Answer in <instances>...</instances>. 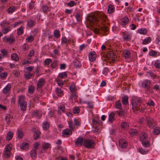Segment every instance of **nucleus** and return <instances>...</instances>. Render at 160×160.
I'll use <instances>...</instances> for the list:
<instances>
[{"label":"nucleus","mask_w":160,"mask_h":160,"mask_svg":"<svg viewBox=\"0 0 160 160\" xmlns=\"http://www.w3.org/2000/svg\"><path fill=\"white\" fill-rule=\"evenodd\" d=\"M99 18L104 21L106 19V16L102 13L95 12L93 14L88 16L87 18V19L88 21H89L91 25H93L95 26L97 25L99 27V28H94V31L95 33H98L100 30L104 32L105 35H106L108 34L107 32L108 30V27L103 24L100 25L98 24V22L99 20Z\"/></svg>","instance_id":"f257e3e1"},{"label":"nucleus","mask_w":160,"mask_h":160,"mask_svg":"<svg viewBox=\"0 0 160 160\" xmlns=\"http://www.w3.org/2000/svg\"><path fill=\"white\" fill-rule=\"evenodd\" d=\"M131 103L132 105V109L134 111H140V112H142L145 109L142 107V101L139 98H133L132 99Z\"/></svg>","instance_id":"f03ea898"},{"label":"nucleus","mask_w":160,"mask_h":160,"mask_svg":"<svg viewBox=\"0 0 160 160\" xmlns=\"http://www.w3.org/2000/svg\"><path fill=\"white\" fill-rule=\"evenodd\" d=\"M142 86L148 92L152 93L153 92V90L150 88V85L151 82L148 79H146L143 81L142 83Z\"/></svg>","instance_id":"7ed1b4c3"},{"label":"nucleus","mask_w":160,"mask_h":160,"mask_svg":"<svg viewBox=\"0 0 160 160\" xmlns=\"http://www.w3.org/2000/svg\"><path fill=\"white\" fill-rule=\"evenodd\" d=\"M94 141L90 139H85L84 141V146L88 148H93L95 146Z\"/></svg>","instance_id":"20e7f679"},{"label":"nucleus","mask_w":160,"mask_h":160,"mask_svg":"<svg viewBox=\"0 0 160 160\" xmlns=\"http://www.w3.org/2000/svg\"><path fill=\"white\" fill-rule=\"evenodd\" d=\"M147 137L146 134L145 132H142L141 135L140 140L142 144L145 147H147L149 146V142L146 139Z\"/></svg>","instance_id":"39448f33"},{"label":"nucleus","mask_w":160,"mask_h":160,"mask_svg":"<svg viewBox=\"0 0 160 160\" xmlns=\"http://www.w3.org/2000/svg\"><path fill=\"white\" fill-rule=\"evenodd\" d=\"M12 147V144L11 143L8 144L5 146V150L3 153V155L5 158H8L10 157Z\"/></svg>","instance_id":"423d86ee"},{"label":"nucleus","mask_w":160,"mask_h":160,"mask_svg":"<svg viewBox=\"0 0 160 160\" xmlns=\"http://www.w3.org/2000/svg\"><path fill=\"white\" fill-rule=\"evenodd\" d=\"M45 83V79L43 78L39 79L37 85V89L39 92H41V93L42 92V88L44 86Z\"/></svg>","instance_id":"0eeeda50"},{"label":"nucleus","mask_w":160,"mask_h":160,"mask_svg":"<svg viewBox=\"0 0 160 160\" xmlns=\"http://www.w3.org/2000/svg\"><path fill=\"white\" fill-rule=\"evenodd\" d=\"M146 121L147 122L148 127L153 128L156 125V123L152 118L148 117L146 118Z\"/></svg>","instance_id":"6e6552de"},{"label":"nucleus","mask_w":160,"mask_h":160,"mask_svg":"<svg viewBox=\"0 0 160 160\" xmlns=\"http://www.w3.org/2000/svg\"><path fill=\"white\" fill-rule=\"evenodd\" d=\"M106 57L108 59L111 60L112 61H114L115 60V55L112 51H110L107 52L106 54Z\"/></svg>","instance_id":"1a4fd4ad"},{"label":"nucleus","mask_w":160,"mask_h":160,"mask_svg":"<svg viewBox=\"0 0 160 160\" xmlns=\"http://www.w3.org/2000/svg\"><path fill=\"white\" fill-rule=\"evenodd\" d=\"M15 40L14 37L11 34L10 35L9 38H7L6 36H5L4 38L3 41L8 42L9 43L11 44L13 43Z\"/></svg>","instance_id":"9d476101"},{"label":"nucleus","mask_w":160,"mask_h":160,"mask_svg":"<svg viewBox=\"0 0 160 160\" xmlns=\"http://www.w3.org/2000/svg\"><path fill=\"white\" fill-rule=\"evenodd\" d=\"M72 134V132L71 130L68 128H66V129L63 130L62 132V136L64 137H68Z\"/></svg>","instance_id":"9b49d317"},{"label":"nucleus","mask_w":160,"mask_h":160,"mask_svg":"<svg viewBox=\"0 0 160 160\" xmlns=\"http://www.w3.org/2000/svg\"><path fill=\"white\" fill-rule=\"evenodd\" d=\"M119 147L122 149L125 148L128 145V143L123 139H122L119 141Z\"/></svg>","instance_id":"f8f14e48"},{"label":"nucleus","mask_w":160,"mask_h":160,"mask_svg":"<svg viewBox=\"0 0 160 160\" xmlns=\"http://www.w3.org/2000/svg\"><path fill=\"white\" fill-rule=\"evenodd\" d=\"M96 58V54L94 51L91 52L89 54V60L92 62L95 61Z\"/></svg>","instance_id":"ddd939ff"},{"label":"nucleus","mask_w":160,"mask_h":160,"mask_svg":"<svg viewBox=\"0 0 160 160\" xmlns=\"http://www.w3.org/2000/svg\"><path fill=\"white\" fill-rule=\"evenodd\" d=\"M70 41L66 37H64L62 38L61 39V44L63 45L65 47H67L68 44H69Z\"/></svg>","instance_id":"4468645a"},{"label":"nucleus","mask_w":160,"mask_h":160,"mask_svg":"<svg viewBox=\"0 0 160 160\" xmlns=\"http://www.w3.org/2000/svg\"><path fill=\"white\" fill-rule=\"evenodd\" d=\"M36 25V21L31 19L28 20L27 21V25L28 28H32Z\"/></svg>","instance_id":"2eb2a0df"},{"label":"nucleus","mask_w":160,"mask_h":160,"mask_svg":"<svg viewBox=\"0 0 160 160\" xmlns=\"http://www.w3.org/2000/svg\"><path fill=\"white\" fill-rule=\"evenodd\" d=\"M33 117H35L38 118H40L42 117V114L40 111L35 110L32 112Z\"/></svg>","instance_id":"dca6fc26"},{"label":"nucleus","mask_w":160,"mask_h":160,"mask_svg":"<svg viewBox=\"0 0 160 160\" xmlns=\"http://www.w3.org/2000/svg\"><path fill=\"white\" fill-rule=\"evenodd\" d=\"M83 141V138L82 137H79L76 140L75 145L77 146H82Z\"/></svg>","instance_id":"f3484780"},{"label":"nucleus","mask_w":160,"mask_h":160,"mask_svg":"<svg viewBox=\"0 0 160 160\" xmlns=\"http://www.w3.org/2000/svg\"><path fill=\"white\" fill-rule=\"evenodd\" d=\"M1 26L2 28L1 31L3 34H5L11 30L10 27L8 26L6 28H4L2 23L1 24Z\"/></svg>","instance_id":"a211bd4d"},{"label":"nucleus","mask_w":160,"mask_h":160,"mask_svg":"<svg viewBox=\"0 0 160 160\" xmlns=\"http://www.w3.org/2000/svg\"><path fill=\"white\" fill-rule=\"evenodd\" d=\"M19 105L20 106V109L22 111L24 112L26 110L27 106V102L26 101L22 102Z\"/></svg>","instance_id":"6ab92c4d"},{"label":"nucleus","mask_w":160,"mask_h":160,"mask_svg":"<svg viewBox=\"0 0 160 160\" xmlns=\"http://www.w3.org/2000/svg\"><path fill=\"white\" fill-rule=\"evenodd\" d=\"M11 88V85L10 84H8L2 90V92L4 94H7L10 91Z\"/></svg>","instance_id":"aec40b11"},{"label":"nucleus","mask_w":160,"mask_h":160,"mask_svg":"<svg viewBox=\"0 0 160 160\" xmlns=\"http://www.w3.org/2000/svg\"><path fill=\"white\" fill-rule=\"evenodd\" d=\"M42 126L43 130L47 131L49 128V124L48 121H45L43 122Z\"/></svg>","instance_id":"412c9836"},{"label":"nucleus","mask_w":160,"mask_h":160,"mask_svg":"<svg viewBox=\"0 0 160 160\" xmlns=\"http://www.w3.org/2000/svg\"><path fill=\"white\" fill-rule=\"evenodd\" d=\"M123 38L124 40L128 41L131 40V37L130 35L124 32H123Z\"/></svg>","instance_id":"4be33fe9"},{"label":"nucleus","mask_w":160,"mask_h":160,"mask_svg":"<svg viewBox=\"0 0 160 160\" xmlns=\"http://www.w3.org/2000/svg\"><path fill=\"white\" fill-rule=\"evenodd\" d=\"M30 155L32 159L36 158L37 156L36 150L35 149H32L30 151Z\"/></svg>","instance_id":"5701e85b"},{"label":"nucleus","mask_w":160,"mask_h":160,"mask_svg":"<svg viewBox=\"0 0 160 160\" xmlns=\"http://www.w3.org/2000/svg\"><path fill=\"white\" fill-rule=\"evenodd\" d=\"M42 148L44 150H47L51 148V144L49 143L44 142L42 144Z\"/></svg>","instance_id":"b1692460"},{"label":"nucleus","mask_w":160,"mask_h":160,"mask_svg":"<svg viewBox=\"0 0 160 160\" xmlns=\"http://www.w3.org/2000/svg\"><path fill=\"white\" fill-rule=\"evenodd\" d=\"M13 132L11 131L8 132L6 137V140L8 141L11 140L13 137Z\"/></svg>","instance_id":"393cba45"},{"label":"nucleus","mask_w":160,"mask_h":160,"mask_svg":"<svg viewBox=\"0 0 160 160\" xmlns=\"http://www.w3.org/2000/svg\"><path fill=\"white\" fill-rule=\"evenodd\" d=\"M11 58L12 60L17 61L19 59V58L18 55L15 53H13L11 55Z\"/></svg>","instance_id":"a878e982"},{"label":"nucleus","mask_w":160,"mask_h":160,"mask_svg":"<svg viewBox=\"0 0 160 160\" xmlns=\"http://www.w3.org/2000/svg\"><path fill=\"white\" fill-rule=\"evenodd\" d=\"M138 132V130L135 129H132L129 131V133L132 136L136 135Z\"/></svg>","instance_id":"bb28decb"},{"label":"nucleus","mask_w":160,"mask_h":160,"mask_svg":"<svg viewBox=\"0 0 160 160\" xmlns=\"http://www.w3.org/2000/svg\"><path fill=\"white\" fill-rule=\"evenodd\" d=\"M41 132L40 131H36L34 132L33 134V138L34 140H36L39 137L41 134Z\"/></svg>","instance_id":"cd10ccee"},{"label":"nucleus","mask_w":160,"mask_h":160,"mask_svg":"<svg viewBox=\"0 0 160 160\" xmlns=\"http://www.w3.org/2000/svg\"><path fill=\"white\" fill-rule=\"evenodd\" d=\"M35 91V87L32 85H31L28 88V93L30 94H32Z\"/></svg>","instance_id":"c85d7f7f"},{"label":"nucleus","mask_w":160,"mask_h":160,"mask_svg":"<svg viewBox=\"0 0 160 160\" xmlns=\"http://www.w3.org/2000/svg\"><path fill=\"white\" fill-rule=\"evenodd\" d=\"M32 74L30 72H26L24 74V76L26 79H29L32 77Z\"/></svg>","instance_id":"c756f323"},{"label":"nucleus","mask_w":160,"mask_h":160,"mask_svg":"<svg viewBox=\"0 0 160 160\" xmlns=\"http://www.w3.org/2000/svg\"><path fill=\"white\" fill-rule=\"evenodd\" d=\"M124 56L126 59H128L130 57V53L128 50H125L124 52Z\"/></svg>","instance_id":"7c9ffc66"},{"label":"nucleus","mask_w":160,"mask_h":160,"mask_svg":"<svg viewBox=\"0 0 160 160\" xmlns=\"http://www.w3.org/2000/svg\"><path fill=\"white\" fill-rule=\"evenodd\" d=\"M128 98L127 96L123 97L122 99V102L124 105H126L128 103Z\"/></svg>","instance_id":"2f4dec72"},{"label":"nucleus","mask_w":160,"mask_h":160,"mask_svg":"<svg viewBox=\"0 0 160 160\" xmlns=\"http://www.w3.org/2000/svg\"><path fill=\"white\" fill-rule=\"evenodd\" d=\"M121 127L122 128L126 129H127L128 128L129 125L127 122H123L121 123Z\"/></svg>","instance_id":"473e14b6"},{"label":"nucleus","mask_w":160,"mask_h":160,"mask_svg":"<svg viewBox=\"0 0 160 160\" xmlns=\"http://www.w3.org/2000/svg\"><path fill=\"white\" fill-rule=\"evenodd\" d=\"M29 148V144L28 143L23 142L22 143L21 146V148L23 150H25Z\"/></svg>","instance_id":"72a5a7b5"},{"label":"nucleus","mask_w":160,"mask_h":160,"mask_svg":"<svg viewBox=\"0 0 160 160\" xmlns=\"http://www.w3.org/2000/svg\"><path fill=\"white\" fill-rule=\"evenodd\" d=\"M25 97L22 95H21L18 96V104L22 103V102H25L24 100Z\"/></svg>","instance_id":"f704fd0d"},{"label":"nucleus","mask_w":160,"mask_h":160,"mask_svg":"<svg viewBox=\"0 0 160 160\" xmlns=\"http://www.w3.org/2000/svg\"><path fill=\"white\" fill-rule=\"evenodd\" d=\"M24 27L22 26H21L20 27L17 29V34L18 35H20L23 33Z\"/></svg>","instance_id":"c9c22d12"},{"label":"nucleus","mask_w":160,"mask_h":160,"mask_svg":"<svg viewBox=\"0 0 160 160\" xmlns=\"http://www.w3.org/2000/svg\"><path fill=\"white\" fill-rule=\"evenodd\" d=\"M151 41V38L150 37H148L147 38L144 39L142 42L143 44H147L149 43Z\"/></svg>","instance_id":"e433bc0d"},{"label":"nucleus","mask_w":160,"mask_h":160,"mask_svg":"<svg viewBox=\"0 0 160 160\" xmlns=\"http://www.w3.org/2000/svg\"><path fill=\"white\" fill-rule=\"evenodd\" d=\"M78 97L77 93L75 92H72V93L70 96V99L71 100L73 99H76Z\"/></svg>","instance_id":"4c0bfd02"},{"label":"nucleus","mask_w":160,"mask_h":160,"mask_svg":"<svg viewBox=\"0 0 160 160\" xmlns=\"http://www.w3.org/2000/svg\"><path fill=\"white\" fill-rule=\"evenodd\" d=\"M115 113L114 112H111L109 115V121L110 122H112L114 120Z\"/></svg>","instance_id":"58836bf2"},{"label":"nucleus","mask_w":160,"mask_h":160,"mask_svg":"<svg viewBox=\"0 0 160 160\" xmlns=\"http://www.w3.org/2000/svg\"><path fill=\"white\" fill-rule=\"evenodd\" d=\"M108 11L109 13H111L114 11V7L112 5H109L108 6Z\"/></svg>","instance_id":"ea45409f"},{"label":"nucleus","mask_w":160,"mask_h":160,"mask_svg":"<svg viewBox=\"0 0 160 160\" xmlns=\"http://www.w3.org/2000/svg\"><path fill=\"white\" fill-rule=\"evenodd\" d=\"M129 19L127 17H123L122 19L121 22L123 25L126 24L128 22Z\"/></svg>","instance_id":"a19ab883"},{"label":"nucleus","mask_w":160,"mask_h":160,"mask_svg":"<svg viewBox=\"0 0 160 160\" xmlns=\"http://www.w3.org/2000/svg\"><path fill=\"white\" fill-rule=\"evenodd\" d=\"M17 133L18 137L20 138H22L23 136V133L21 129H18L17 130Z\"/></svg>","instance_id":"79ce46f5"},{"label":"nucleus","mask_w":160,"mask_h":160,"mask_svg":"<svg viewBox=\"0 0 160 160\" xmlns=\"http://www.w3.org/2000/svg\"><path fill=\"white\" fill-rule=\"evenodd\" d=\"M42 11L44 13H46L50 11L47 5L42 6Z\"/></svg>","instance_id":"37998d69"},{"label":"nucleus","mask_w":160,"mask_h":160,"mask_svg":"<svg viewBox=\"0 0 160 160\" xmlns=\"http://www.w3.org/2000/svg\"><path fill=\"white\" fill-rule=\"evenodd\" d=\"M138 32L141 34H146L147 32V30L145 28H142L139 29Z\"/></svg>","instance_id":"c03bdc74"},{"label":"nucleus","mask_w":160,"mask_h":160,"mask_svg":"<svg viewBox=\"0 0 160 160\" xmlns=\"http://www.w3.org/2000/svg\"><path fill=\"white\" fill-rule=\"evenodd\" d=\"M115 107L117 109H121L122 108V105L120 101H118L116 102Z\"/></svg>","instance_id":"a18cd8bd"},{"label":"nucleus","mask_w":160,"mask_h":160,"mask_svg":"<svg viewBox=\"0 0 160 160\" xmlns=\"http://www.w3.org/2000/svg\"><path fill=\"white\" fill-rule=\"evenodd\" d=\"M34 37L33 36L31 35L28 37L26 39V40L28 42H32L34 40Z\"/></svg>","instance_id":"49530a36"},{"label":"nucleus","mask_w":160,"mask_h":160,"mask_svg":"<svg viewBox=\"0 0 160 160\" xmlns=\"http://www.w3.org/2000/svg\"><path fill=\"white\" fill-rule=\"evenodd\" d=\"M15 10V8L13 6H12L9 8L8 9V12L9 13H12Z\"/></svg>","instance_id":"de8ad7c7"},{"label":"nucleus","mask_w":160,"mask_h":160,"mask_svg":"<svg viewBox=\"0 0 160 160\" xmlns=\"http://www.w3.org/2000/svg\"><path fill=\"white\" fill-rule=\"evenodd\" d=\"M35 52L33 50H31L30 51L28 55V58L30 60L31 57L34 55Z\"/></svg>","instance_id":"09e8293b"},{"label":"nucleus","mask_w":160,"mask_h":160,"mask_svg":"<svg viewBox=\"0 0 160 160\" xmlns=\"http://www.w3.org/2000/svg\"><path fill=\"white\" fill-rule=\"evenodd\" d=\"M52 62V60L50 58H47L45 59L44 61V65H48Z\"/></svg>","instance_id":"8fccbe9b"},{"label":"nucleus","mask_w":160,"mask_h":160,"mask_svg":"<svg viewBox=\"0 0 160 160\" xmlns=\"http://www.w3.org/2000/svg\"><path fill=\"white\" fill-rule=\"evenodd\" d=\"M75 17L78 21L79 22L81 21L82 17L80 14L77 13L75 15Z\"/></svg>","instance_id":"3c124183"},{"label":"nucleus","mask_w":160,"mask_h":160,"mask_svg":"<svg viewBox=\"0 0 160 160\" xmlns=\"http://www.w3.org/2000/svg\"><path fill=\"white\" fill-rule=\"evenodd\" d=\"M73 63L75 68H77L79 67L80 63L78 60L77 59L75 60L73 62Z\"/></svg>","instance_id":"603ef678"},{"label":"nucleus","mask_w":160,"mask_h":160,"mask_svg":"<svg viewBox=\"0 0 160 160\" xmlns=\"http://www.w3.org/2000/svg\"><path fill=\"white\" fill-rule=\"evenodd\" d=\"M1 52L4 57H7L8 56V52L6 50L3 49L1 50Z\"/></svg>","instance_id":"864d4df0"},{"label":"nucleus","mask_w":160,"mask_h":160,"mask_svg":"<svg viewBox=\"0 0 160 160\" xmlns=\"http://www.w3.org/2000/svg\"><path fill=\"white\" fill-rule=\"evenodd\" d=\"M154 66L157 68H160V61L159 60H156L155 62Z\"/></svg>","instance_id":"5fc2aeb1"},{"label":"nucleus","mask_w":160,"mask_h":160,"mask_svg":"<svg viewBox=\"0 0 160 160\" xmlns=\"http://www.w3.org/2000/svg\"><path fill=\"white\" fill-rule=\"evenodd\" d=\"M69 89L71 92H75L76 88L74 84H72L69 87Z\"/></svg>","instance_id":"6e6d98bb"},{"label":"nucleus","mask_w":160,"mask_h":160,"mask_svg":"<svg viewBox=\"0 0 160 160\" xmlns=\"http://www.w3.org/2000/svg\"><path fill=\"white\" fill-rule=\"evenodd\" d=\"M68 123L69 125V128H70L71 130H73L74 128V127L73 125V122L71 120L68 121Z\"/></svg>","instance_id":"4d7b16f0"},{"label":"nucleus","mask_w":160,"mask_h":160,"mask_svg":"<svg viewBox=\"0 0 160 160\" xmlns=\"http://www.w3.org/2000/svg\"><path fill=\"white\" fill-rule=\"evenodd\" d=\"M11 115L10 114H7L6 116L5 120L7 123H10Z\"/></svg>","instance_id":"13d9d810"},{"label":"nucleus","mask_w":160,"mask_h":160,"mask_svg":"<svg viewBox=\"0 0 160 160\" xmlns=\"http://www.w3.org/2000/svg\"><path fill=\"white\" fill-rule=\"evenodd\" d=\"M92 124L93 127L97 126V124H98L99 122L98 120L95 119H93L92 120Z\"/></svg>","instance_id":"bf43d9fd"},{"label":"nucleus","mask_w":160,"mask_h":160,"mask_svg":"<svg viewBox=\"0 0 160 160\" xmlns=\"http://www.w3.org/2000/svg\"><path fill=\"white\" fill-rule=\"evenodd\" d=\"M54 36L56 38H58L60 36L59 30H55L54 32Z\"/></svg>","instance_id":"052dcab7"},{"label":"nucleus","mask_w":160,"mask_h":160,"mask_svg":"<svg viewBox=\"0 0 160 160\" xmlns=\"http://www.w3.org/2000/svg\"><path fill=\"white\" fill-rule=\"evenodd\" d=\"M153 133L155 135H158L160 133V130L157 128H155Z\"/></svg>","instance_id":"680f3d73"},{"label":"nucleus","mask_w":160,"mask_h":160,"mask_svg":"<svg viewBox=\"0 0 160 160\" xmlns=\"http://www.w3.org/2000/svg\"><path fill=\"white\" fill-rule=\"evenodd\" d=\"M34 7V2L31 1V3H29L28 5L29 8L31 10L33 9Z\"/></svg>","instance_id":"e2e57ef3"},{"label":"nucleus","mask_w":160,"mask_h":160,"mask_svg":"<svg viewBox=\"0 0 160 160\" xmlns=\"http://www.w3.org/2000/svg\"><path fill=\"white\" fill-rule=\"evenodd\" d=\"M67 5L68 6L72 7L76 5L75 2L74 1H71L68 3Z\"/></svg>","instance_id":"0e129e2a"},{"label":"nucleus","mask_w":160,"mask_h":160,"mask_svg":"<svg viewBox=\"0 0 160 160\" xmlns=\"http://www.w3.org/2000/svg\"><path fill=\"white\" fill-rule=\"evenodd\" d=\"M152 88L153 89L156 90V91H159L160 89V85L157 84H156Z\"/></svg>","instance_id":"69168bd1"},{"label":"nucleus","mask_w":160,"mask_h":160,"mask_svg":"<svg viewBox=\"0 0 160 160\" xmlns=\"http://www.w3.org/2000/svg\"><path fill=\"white\" fill-rule=\"evenodd\" d=\"M149 54L151 56L156 57L157 55V53L155 51H152L149 52Z\"/></svg>","instance_id":"338daca9"},{"label":"nucleus","mask_w":160,"mask_h":160,"mask_svg":"<svg viewBox=\"0 0 160 160\" xmlns=\"http://www.w3.org/2000/svg\"><path fill=\"white\" fill-rule=\"evenodd\" d=\"M67 77V74L66 72H64L61 73V78H64Z\"/></svg>","instance_id":"774afa93"}]
</instances>
